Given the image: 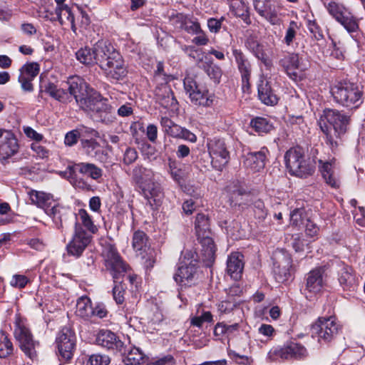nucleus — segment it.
Wrapping results in <instances>:
<instances>
[{
  "label": "nucleus",
  "instance_id": "39448f33",
  "mask_svg": "<svg viewBox=\"0 0 365 365\" xmlns=\"http://www.w3.org/2000/svg\"><path fill=\"white\" fill-rule=\"evenodd\" d=\"M80 102V108L91 114L96 120L110 124L115 120L114 108L101 93L95 91Z\"/></svg>",
  "mask_w": 365,
  "mask_h": 365
},
{
  "label": "nucleus",
  "instance_id": "4be33fe9",
  "mask_svg": "<svg viewBox=\"0 0 365 365\" xmlns=\"http://www.w3.org/2000/svg\"><path fill=\"white\" fill-rule=\"evenodd\" d=\"M98 345L114 352L125 354L124 343L120 338L110 330H101L96 337Z\"/></svg>",
  "mask_w": 365,
  "mask_h": 365
},
{
  "label": "nucleus",
  "instance_id": "473e14b6",
  "mask_svg": "<svg viewBox=\"0 0 365 365\" xmlns=\"http://www.w3.org/2000/svg\"><path fill=\"white\" fill-rule=\"evenodd\" d=\"M338 280L344 290H354L356 287V279L353 274V270L351 267L347 265L339 266Z\"/></svg>",
  "mask_w": 365,
  "mask_h": 365
},
{
  "label": "nucleus",
  "instance_id": "774afa93",
  "mask_svg": "<svg viewBox=\"0 0 365 365\" xmlns=\"http://www.w3.org/2000/svg\"><path fill=\"white\" fill-rule=\"evenodd\" d=\"M145 135L151 143H155L158 138V127L154 124H149L146 128Z\"/></svg>",
  "mask_w": 365,
  "mask_h": 365
},
{
  "label": "nucleus",
  "instance_id": "cd10ccee",
  "mask_svg": "<svg viewBox=\"0 0 365 365\" xmlns=\"http://www.w3.org/2000/svg\"><path fill=\"white\" fill-rule=\"evenodd\" d=\"M257 89L259 98L264 104L274 106L277 103L279 98L276 91L267 78H260Z\"/></svg>",
  "mask_w": 365,
  "mask_h": 365
},
{
  "label": "nucleus",
  "instance_id": "f704fd0d",
  "mask_svg": "<svg viewBox=\"0 0 365 365\" xmlns=\"http://www.w3.org/2000/svg\"><path fill=\"white\" fill-rule=\"evenodd\" d=\"M227 1L230 11L234 16L240 18L247 25L251 24L248 7L242 0H227Z\"/></svg>",
  "mask_w": 365,
  "mask_h": 365
},
{
  "label": "nucleus",
  "instance_id": "5fc2aeb1",
  "mask_svg": "<svg viewBox=\"0 0 365 365\" xmlns=\"http://www.w3.org/2000/svg\"><path fill=\"white\" fill-rule=\"evenodd\" d=\"M299 29V27L296 21H291L289 22L284 38V43L287 46H289L293 42Z\"/></svg>",
  "mask_w": 365,
  "mask_h": 365
},
{
  "label": "nucleus",
  "instance_id": "49530a36",
  "mask_svg": "<svg viewBox=\"0 0 365 365\" xmlns=\"http://www.w3.org/2000/svg\"><path fill=\"white\" fill-rule=\"evenodd\" d=\"M82 146L87 155L91 157L96 158L102 160L103 156L101 155V145L94 140H82Z\"/></svg>",
  "mask_w": 365,
  "mask_h": 365
},
{
  "label": "nucleus",
  "instance_id": "a19ab883",
  "mask_svg": "<svg viewBox=\"0 0 365 365\" xmlns=\"http://www.w3.org/2000/svg\"><path fill=\"white\" fill-rule=\"evenodd\" d=\"M46 91L52 98L63 103H67L68 102H70L72 99V97L69 91L67 92L63 88H58L53 83H50L48 85V86L46 88Z\"/></svg>",
  "mask_w": 365,
  "mask_h": 365
},
{
  "label": "nucleus",
  "instance_id": "a18cd8bd",
  "mask_svg": "<svg viewBox=\"0 0 365 365\" xmlns=\"http://www.w3.org/2000/svg\"><path fill=\"white\" fill-rule=\"evenodd\" d=\"M148 245V237L146 234L141 230L134 232L132 237V247L135 252L145 251Z\"/></svg>",
  "mask_w": 365,
  "mask_h": 365
},
{
  "label": "nucleus",
  "instance_id": "2f4dec72",
  "mask_svg": "<svg viewBox=\"0 0 365 365\" xmlns=\"http://www.w3.org/2000/svg\"><path fill=\"white\" fill-rule=\"evenodd\" d=\"M232 55L241 74L242 83L244 84L248 83L251 75V64L250 61L242 51L236 48H232Z\"/></svg>",
  "mask_w": 365,
  "mask_h": 365
},
{
  "label": "nucleus",
  "instance_id": "5701e85b",
  "mask_svg": "<svg viewBox=\"0 0 365 365\" xmlns=\"http://www.w3.org/2000/svg\"><path fill=\"white\" fill-rule=\"evenodd\" d=\"M39 71L40 66L35 62L26 63L20 68V75L18 80L24 91H33L34 86L31 82L38 74Z\"/></svg>",
  "mask_w": 365,
  "mask_h": 365
},
{
  "label": "nucleus",
  "instance_id": "9d476101",
  "mask_svg": "<svg viewBox=\"0 0 365 365\" xmlns=\"http://www.w3.org/2000/svg\"><path fill=\"white\" fill-rule=\"evenodd\" d=\"M307 349L301 344L290 341L282 346L272 348L267 354V358L271 361L288 359H301L307 357Z\"/></svg>",
  "mask_w": 365,
  "mask_h": 365
},
{
  "label": "nucleus",
  "instance_id": "c03bdc74",
  "mask_svg": "<svg viewBox=\"0 0 365 365\" xmlns=\"http://www.w3.org/2000/svg\"><path fill=\"white\" fill-rule=\"evenodd\" d=\"M123 362L125 365H139L144 359V354L138 348L133 347L128 353L125 351Z\"/></svg>",
  "mask_w": 365,
  "mask_h": 365
},
{
  "label": "nucleus",
  "instance_id": "6e6d98bb",
  "mask_svg": "<svg viewBox=\"0 0 365 365\" xmlns=\"http://www.w3.org/2000/svg\"><path fill=\"white\" fill-rule=\"evenodd\" d=\"M253 211L255 218L259 220H263L267 217V211L265 209L264 202L260 200H258L254 202Z\"/></svg>",
  "mask_w": 365,
  "mask_h": 365
},
{
  "label": "nucleus",
  "instance_id": "9b49d317",
  "mask_svg": "<svg viewBox=\"0 0 365 365\" xmlns=\"http://www.w3.org/2000/svg\"><path fill=\"white\" fill-rule=\"evenodd\" d=\"M14 336L19 341L21 350L31 359L36 357L35 345L33 335L28 327L26 319L16 317Z\"/></svg>",
  "mask_w": 365,
  "mask_h": 365
},
{
  "label": "nucleus",
  "instance_id": "4d7b16f0",
  "mask_svg": "<svg viewBox=\"0 0 365 365\" xmlns=\"http://www.w3.org/2000/svg\"><path fill=\"white\" fill-rule=\"evenodd\" d=\"M29 282V279L26 276L23 274H14L11 279L10 285L15 288L23 289Z\"/></svg>",
  "mask_w": 365,
  "mask_h": 365
},
{
  "label": "nucleus",
  "instance_id": "3c124183",
  "mask_svg": "<svg viewBox=\"0 0 365 365\" xmlns=\"http://www.w3.org/2000/svg\"><path fill=\"white\" fill-rule=\"evenodd\" d=\"M110 359L108 355L95 354L91 355L85 365H108Z\"/></svg>",
  "mask_w": 365,
  "mask_h": 365
},
{
  "label": "nucleus",
  "instance_id": "f3484780",
  "mask_svg": "<svg viewBox=\"0 0 365 365\" xmlns=\"http://www.w3.org/2000/svg\"><path fill=\"white\" fill-rule=\"evenodd\" d=\"M56 343L60 356L65 361L72 359L76 349V336L68 327H63L58 332Z\"/></svg>",
  "mask_w": 365,
  "mask_h": 365
},
{
  "label": "nucleus",
  "instance_id": "e433bc0d",
  "mask_svg": "<svg viewBox=\"0 0 365 365\" xmlns=\"http://www.w3.org/2000/svg\"><path fill=\"white\" fill-rule=\"evenodd\" d=\"M28 195L33 205L43 210L50 206L53 197L49 193L36 190H31L28 192Z\"/></svg>",
  "mask_w": 365,
  "mask_h": 365
},
{
  "label": "nucleus",
  "instance_id": "4c0bfd02",
  "mask_svg": "<svg viewBox=\"0 0 365 365\" xmlns=\"http://www.w3.org/2000/svg\"><path fill=\"white\" fill-rule=\"evenodd\" d=\"M74 168L80 173L88 175L93 180H98L102 176V170L93 163H81L76 164Z\"/></svg>",
  "mask_w": 365,
  "mask_h": 365
},
{
  "label": "nucleus",
  "instance_id": "4468645a",
  "mask_svg": "<svg viewBox=\"0 0 365 365\" xmlns=\"http://www.w3.org/2000/svg\"><path fill=\"white\" fill-rule=\"evenodd\" d=\"M329 14L349 32H356L359 29L356 19L349 9L341 4L330 1L325 4Z\"/></svg>",
  "mask_w": 365,
  "mask_h": 365
},
{
  "label": "nucleus",
  "instance_id": "052dcab7",
  "mask_svg": "<svg viewBox=\"0 0 365 365\" xmlns=\"http://www.w3.org/2000/svg\"><path fill=\"white\" fill-rule=\"evenodd\" d=\"M31 150L39 158H47L49 155V151L44 146L39 145L38 143H33L31 145Z\"/></svg>",
  "mask_w": 365,
  "mask_h": 365
},
{
  "label": "nucleus",
  "instance_id": "0eeeda50",
  "mask_svg": "<svg viewBox=\"0 0 365 365\" xmlns=\"http://www.w3.org/2000/svg\"><path fill=\"white\" fill-rule=\"evenodd\" d=\"M287 169L292 175L307 178L314 173L315 166L309 159H305L300 148H292L284 155Z\"/></svg>",
  "mask_w": 365,
  "mask_h": 365
},
{
  "label": "nucleus",
  "instance_id": "1a4fd4ad",
  "mask_svg": "<svg viewBox=\"0 0 365 365\" xmlns=\"http://www.w3.org/2000/svg\"><path fill=\"white\" fill-rule=\"evenodd\" d=\"M340 330L341 325L334 317H320L311 327L312 335H315L320 343L331 341Z\"/></svg>",
  "mask_w": 365,
  "mask_h": 365
},
{
  "label": "nucleus",
  "instance_id": "ea45409f",
  "mask_svg": "<svg viewBox=\"0 0 365 365\" xmlns=\"http://www.w3.org/2000/svg\"><path fill=\"white\" fill-rule=\"evenodd\" d=\"M250 126L259 135L268 133L273 129V125L266 118L256 117L251 120Z\"/></svg>",
  "mask_w": 365,
  "mask_h": 365
},
{
  "label": "nucleus",
  "instance_id": "de8ad7c7",
  "mask_svg": "<svg viewBox=\"0 0 365 365\" xmlns=\"http://www.w3.org/2000/svg\"><path fill=\"white\" fill-rule=\"evenodd\" d=\"M13 352V345L4 332H0V358H6Z\"/></svg>",
  "mask_w": 365,
  "mask_h": 365
},
{
  "label": "nucleus",
  "instance_id": "13d9d810",
  "mask_svg": "<svg viewBox=\"0 0 365 365\" xmlns=\"http://www.w3.org/2000/svg\"><path fill=\"white\" fill-rule=\"evenodd\" d=\"M258 333L264 336L267 341H269L274 336L276 331L272 325L262 324L258 328Z\"/></svg>",
  "mask_w": 365,
  "mask_h": 365
},
{
  "label": "nucleus",
  "instance_id": "8fccbe9b",
  "mask_svg": "<svg viewBox=\"0 0 365 365\" xmlns=\"http://www.w3.org/2000/svg\"><path fill=\"white\" fill-rule=\"evenodd\" d=\"M62 210L63 208L58 205H53L51 208L48 206L46 209L44 210L46 213L53 219V221L58 227L62 226Z\"/></svg>",
  "mask_w": 365,
  "mask_h": 365
},
{
  "label": "nucleus",
  "instance_id": "37998d69",
  "mask_svg": "<svg viewBox=\"0 0 365 365\" xmlns=\"http://www.w3.org/2000/svg\"><path fill=\"white\" fill-rule=\"evenodd\" d=\"M77 222L81 227L84 226L91 233L98 231L97 227L94 225L91 216L84 209H80L76 215Z\"/></svg>",
  "mask_w": 365,
  "mask_h": 365
},
{
  "label": "nucleus",
  "instance_id": "dca6fc26",
  "mask_svg": "<svg viewBox=\"0 0 365 365\" xmlns=\"http://www.w3.org/2000/svg\"><path fill=\"white\" fill-rule=\"evenodd\" d=\"M325 270L318 267L307 273L304 294L306 298L312 299L319 294L326 286Z\"/></svg>",
  "mask_w": 365,
  "mask_h": 365
},
{
  "label": "nucleus",
  "instance_id": "f03ea898",
  "mask_svg": "<svg viewBox=\"0 0 365 365\" xmlns=\"http://www.w3.org/2000/svg\"><path fill=\"white\" fill-rule=\"evenodd\" d=\"M349 121V115L336 109H325L320 115L318 125L331 150L337 148L338 140L346 132Z\"/></svg>",
  "mask_w": 365,
  "mask_h": 365
},
{
  "label": "nucleus",
  "instance_id": "7ed1b4c3",
  "mask_svg": "<svg viewBox=\"0 0 365 365\" xmlns=\"http://www.w3.org/2000/svg\"><path fill=\"white\" fill-rule=\"evenodd\" d=\"M102 257L104 259V264L108 270L113 276L115 285L113 288V299L117 304H120L124 302V288L120 282H118L120 277L124 274L127 270V266L123 261L116 247L110 244H107L103 247Z\"/></svg>",
  "mask_w": 365,
  "mask_h": 365
},
{
  "label": "nucleus",
  "instance_id": "c9c22d12",
  "mask_svg": "<svg viewBox=\"0 0 365 365\" xmlns=\"http://www.w3.org/2000/svg\"><path fill=\"white\" fill-rule=\"evenodd\" d=\"M278 263V266L274 268V272L279 275L278 280L279 282L286 281L290 275V269L292 266L291 257L289 255L284 253L282 259Z\"/></svg>",
  "mask_w": 365,
  "mask_h": 365
},
{
  "label": "nucleus",
  "instance_id": "412c9836",
  "mask_svg": "<svg viewBox=\"0 0 365 365\" xmlns=\"http://www.w3.org/2000/svg\"><path fill=\"white\" fill-rule=\"evenodd\" d=\"M253 6L257 14L272 25H279L281 19L278 7L271 4L270 0H254Z\"/></svg>",
  "mask_w": 365,
  "mask_h": 365
},
{
  "label": "nucleus",
  "instance_id": "680f3d73",
  "mask_svg": "<svg viewBox=\"0 0 365 365\" xmlns=\"http://www.w3.org/2000/svg\"><path fill=\"white\" fill-rule=\"evenodd\" d=\"M224 20V17H221L219 19L215 18H210L207 20V27L210 31L215 34L218 33L222 27V24Z\"/></svg>",
  "mask_w": 365,
  "mask_h": 365
},
{
  "label": "nucleus",
  "instance_id": "bb28decb",
  "mask_svg": "<svg viewBox=\"0 0 365 365\" xmlns=\"http://www.w3.org/2000/svg\"><path fill=\"white\" fill-rule=\"evenodd\" d=\"M336 159L319 160V169L325 182L333 187L339 186V180L335 170Z\"/></svg>",
  "mask_w": 365,
  "mask_h": 365
},
{
  "label": "nucleus",
  "instance_id": "6e6552de",
  "mask_svg": "<svg viewBox=\"0 0 365 365\" xmlns=\"http://www.w3.org/2000/svg\"><path fill=\"white\" fill-rule=\"evenodd\" d=\"M195 227L198 240L202 247L203 260L207 262V265H210L215 260L216 247L214 241L209 236L210 229L208 217L202 213L197 214L195 222Z\"/></svg>",
  "mask_w": 365,
  "mask_h": 365
},
{
  "label": "nucleus",
  "instance_id": "b1692460",
  "mask_svg": "<svg viewBox=\"0 0 365 365\" xmlns=\"http://www.w3.org/2000/svg\"><path fill=\"white\" fill-rule=\"evenodd\" d=\"M19 150L15 135L10 131L3 130L0 137V159L6 160L14 155Z\"/></svg>",
  "mask_w": 365,
  "mask_h": 365
},
{
  "label": "nucleus",
  "instance_id": "0e129e2a",
  "mask_svg": "<svg viewBox=\"0 0 365 365\" xmlns=\"http://www.w3.org/2000/svg\"><path fill=\"white\" fill-rule=\"evenodd\" d=\"M23 131L27 138L35 140L36 143L41 141L43 138L42 134L37 133L35 130L29 126H24Z\"/></svg>",
  "mask_w": 365,
  "mask_h": 365
},
{
  "label": "nucleus",
  "instance_id": "58836bf2",
  "mask_svg": "<svg viewBox=\"0 0 365 365\" xmlns=\"http://www.w3.org/2000/svg\"><path fill=\"white\" fill-rule=\"evenodd\" d=\"M76 313L78 317L86 319L93 316V307L88 297H81L78 299Z\"/></svg>",
  "mask_w": 365,
  "mask_h": 365
},
{
  "label": "nucleus",
  "instance_id": "a211bd4d",
  "mask_svg": "<svg viewBox=\"0 0 365 365\" xmlns=\"http://www.w3.org/2000/svg\"><path fill=\"white\" fill-rule=\"evenodd\" d=\"M91 240V236L78 224H76L73 237L66 246L68 253L76 257H79L89 245Z\"/></svg>",
  "mask_w": 365,
  "mask_h": 365
},
{
  "label": "nucleus",
  "instance_id": "bf43d9fd",
  "mask_svg": "<svg viewBox=\"0 0 365 365\" xmlns=\"http://www.w3.org/2000/svg\"><path fill=\"white\" fill-rule=\"evenodd\" d=\"M175 360L174 357L170 355H165L162 356L159 358L155 359L152 362H150L148 365H175Z\"/></svg>",
  "mask_w": 365,
  "mask_h": 365
},
{
  "label": "nucleus",
  "instance_id": "c85d7f7f",
  "mask_svg": "<svg viewBox=\"0 0 365 365\" xmlns=\"http://www.w3.org/2000/svg\"><path fill=\"white\" fill-rule=\"evenodd\" d=\"M68 85V91L71 96H73L77 104L81 107V102L83 100H85L86 98L82 97L84 95V93H88V83L80 76H71L68 79L67 82Z\"/></svg>",
  "mask_w": 365,
  "mask_h": 365
},
{
  "label": "nucleus",
  "instance_id": "7c9ffc66",
  "mask_svg": "<svg viewBox=\"0 0 365 365\" xmlns=\"http://www.w3.org/2000/svg\"><path fill=\"white\" fill-rule=\"evenodd\" d=\"M244 256L238 252H232L227 260V272L235 280L241 278L244 269Z\"/></svg>",
  "mask_w": 365,
  "mask_h": 365
},
{
  "label": "nucleus",
  "instance_id": "423d86ee",
  "mask_svg": "<svg viewBox=\"0 0 365 365\" xmlns=\"http://www.w3.org/2000/svg\"><path fill=\"white\" fill-rule=\"evenodd\" d=\"M330 93L334 101L347 108H358L363 102V91L357 84L340 81L331 86Z\"/></svg>",
  "mask_w": 365,
  "mask_h": 365
},
{
  "label": "nucleus",
  "instance_id": "a878e982",
  "mask_svg": "<svg viewBox=\"0 0 365 365\" xmlns=\"http://www.w3.org/2000/svg\"><path fill=\"white\" fill-rule=\"evenodd\" d=\"M267 153L268 150L264 147L259 151L248 153L245 156V167L254 173L261 171L265 166Z\"/></svg>",
  "mask_w": 365,
  "mask_h": 365
},
{
  "label": "nucleus",
  "instance_id": "393cba45",
  "mask_svg": "<svg viewBox=\"0 0 365 365\" xmlns=\"http://www.w3.org/2000/svg\"><path fill=\"white\" fill-rule=\"evenodd\" d=\"M156 101L165 108L171 111L178 110V103L173 96L170 87L168 84H162L155 90Z\"/></svg>",
  "mask_w": 365,
  "mask_h": 365
},
{
  "label": "nucleus",
  "instance_id": "ddd939ff",
  "mask_svg": "<svg viewBox=\"0 0 365 365\" xmlns=\"http://www.w3.org/2000/svg\"><path fill=\"white\" fill-rule=\"evenodd\" d=\"M173 279L181 289L195 284L198 279L196 262L185 257L181 259Z\"/></svg>",
  "mask_w": 365,
  "mask_h": 365
},
{
  "label": "nucleus",
  "instance_id": "f8f14e48",
  "mask_svg": "<svg viewBox=\"0 0 365 365\" xmlns=\"http://www.w3.org/2000/svg\"><path fill=\"white\" fill-rule=\"evenodd\" d=\"M184 88L192 104L197 106L210 107L213 105L215 96L205 88L199 87L191 76H186L183 81Z\"/></svg>",
  "mask_w": 365,
  "mask_h": 365
},
{
  "label": "nucleus",
  "instance_id": "09e8293b",
  "mask_svg": "<svg viewBox=\"0 0 365 365\" xmlns=\"http://www.w3.org/2000/svg\"><path fill=\"white\" fill-rule=\"evenodd\" d=\"M212 321V314L209 311H203L200 314H198L190 319L191 324L199 328L204 323H210Z\"/></svg>",
  "mask_w": 365,
  "mask_h": 365
},
{
  "label": "nucleus",
  "instance_id": "79ce46f5",
  "mask_svg": "<svg viewBox=\"0 0 365 365\" xmlns=\"http://www.w3.org/2000/svg\"><path fill=\"white\" fill-rule=\"evenodd\" d=\"M247 48L264 64L267 63V57L263 49V46L254 38H250L246 41Z\"/></svg>",
  "mask_w": 365,
  "mask_h": 365
},
{
  "label": "nucleus",
  "instance_id": "6ab92c4d",
  "mask_svg": "<svg viewBox=\"0 0 365 365\" xmlns=\"http://www.w3.org/2000/svg\"><path fill=\"white\" fill-rule=\"evenodd\" d=\"M160 123L163 132L170 137L183 139L191 143L196 142L197 137L193 133L175 123L169 118L161 117Z\"/></svg>",
  "mask_w": 365,
  "mask_h": 365
},
{
  "label": "nucleus",
  "instance_id": "c756f323",
  "mask_svg": "<svg viewBox=\"0 0 365 365\" xmlns=\"http://www.w3.org/2000/svg\"><path fill=\"white\" fill-rule=\"evenodd\" d=\"M172 21L177 27L185 30L190 34H197L201 31V27L197 19L180 13L173 17Z\"/></svg>",
  "mask_w": 365,
  "mask_h": 365
},
{
  "label": "nucleus",
  "instance_id": "2eb2a0df",
  "mask_svg": "<svg viewBox=\"0 0 365 365\" xmlns=\"http://www.w3.org/2000/svg\"><path fill=\"white\" fill-rule=\"evenodd\" d=\"M207 147L212 167L217 170H222L230 159V153L224 140L217 138L209 139Z\"/></svg>",
  "mask_w": 365,
  "mask_h": 365
},
{
  "label": "nucleus",
  "instance_id": "f257e3e1",
  "mask_svg": "<svg viewBox=\"0 0 365 365\" xmlns=\"http://www.w3.org/2000/svg\"><path fill=\"white\" fill-rule=\"evenodd\" d=\"M76 57L84 65L98 64L107 78L113 80L122 79L127 73L122 56L108 40L98 41L92 48H81L76 51Z\"/></svg>",
  "mask_w": 365,
  "mask_h": 365
},
{
  "label": "nucleus",
  "instance_id": "72a5a7b5",
  "mask_svg": "<svg viewBox=\"0 0 365 365\" xmlns=\"http://www.w3.org/2000/svg\"><path fill=\"white\" fill-rule=\"evenodd\" d=\"M49 17L51 21H58L61 25L71 24V29L76 31L74 15L67 5L56 6V15Z\"/></svg>",
  "mask_w": 365,
  "mask_h": 365
},
{
  "label": "nucleus",
  "instance_id": "69168bd1",
  "mask_svg": "<svg viewBox=\"0 0 365 365\" xmlns=\"http://www.w3.org/2000/svg\"><path fill=\"white\" fill-rule=\"evenodd\" d=\"M138 158V153L134 148H128L123 155V162L126 165L133 163Z\"/></svg>",
  "mask_w": 365,
  "mask_h": 365
},
{
  "label": "nucleus",
  "instance_id": "aec40b11",
  "mask_svg": "<svg viewBox=\"0 0 365 365\" xmlns=\"http://www.w3.org/2000/svg\"><path fill=\"white\" fill-rule=\"evenodd\" d=\"M279 65L284 69L287 75L293 80L296 81L300 77L302 72L307 68L301 62L299 55L294 53H290L284 55L279 61Z\"/></svg>",
  "mask_w": 365,
  "mask_h": 365
},
{
  "label": "nucleus",
  "instance_id": "338daca9",
  "mask_svg": "<svg viewBox=\"0 0 365 365\" xmlns=\"http://www.w3.org/2000/svg\"><path fill=\"white\" fill-rule=\"evenodd\" d=\"M79 136L80 134L78 130H71L66 133L64 139V143L66 145L72 146L77 143Z\"/></svg>",
  "mask_w": 365,
  "mask_h": 365
},
{
  "label": "nucleus",
  "instance_id": "e2e57ef3",
  "mask_svg": "<svg viewBox=\"0 0 365 365\" xmlns=\"http://www.w3.org/2000/svg\"><path fill=\"white\" fill-rule=\"evenodd\" d=\"M303 213L304 210L302 209L293 210L290 215L291 223L294 226H300L302 225L304 223V219L302 218Z\"/></svg>",
  "mask_w": 365,
  "mask_h": 365
},
{
  "label": "nucleus",
  "instance_id": "864d4df0",
  "mask_svg": "<svg viewBox=\"0 0 365 365\" xmlns=\"http://www.w3.org/2000/svg\"><path fill=\"white\" fill-rule=\"evenodd\" d=\"M169 169L172 178L178 183H181L182 180L185 177V171L178 167L175 161L169 162Z\"/></svg>",
  "mask_w": 365,
  "mask_h": 365
},
{
  "label": "nucleus",
  "instance_id": "603ef678",
  "mask_svg": "<svg viewBox=\"0 0 365 365\" xmlns=\"http://www.w3.org/2000/svg\"><path fill=\"white\" fill-rule=\"evenodd\" d=\"M205 71L215 83H220L222 75V71L219 66L214 63H210L206 66Z\"/></svg>",
  "mask_w": 365,
  "mask_h": 365
},
{
  "label": "nucleus",
  "instance_id": "20e7f679",
  "mask_svg": "<svg viewBox=\"0 0 365 365\" xmlns=\"http://www.w3.org/2000/svg\"><path fill=\"white\" fill-rule=\"evenodd\" d=\"M132 178L141 190L151 206L158 205L163 194L160 185L154 182V173L142 165H136L132 171Z\"/></svg>",
  "mask_w": 365,
  "mask_h": 365
}]
</instances>
